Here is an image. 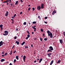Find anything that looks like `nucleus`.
<instances>
[{
  "label": "nucleus",
  "mask_w": 65,
  "mask_h": 65,
  "mask_svg": "<svg viewBox=\"0 0 65 65\" xmlns=\"http://www.w3.org/2000/svg\"><path fill=\"white\" fill-rule=\"evenodd\" d=\"M47 33H48V36H50V37L51 38H53V34H52V32H50L49 30H48L47 31Z\"/></svg>",
  "instance_id": "obj_1"
},
{
  "label": "nucleus",
  "mask_w": 65,
  "mask_h": 65,
  "mask_svg": "<svg viewBox=\"0 0 65 65\" xmlns=\"http://www.w3.org/2000/svg\"><path fill=\"white\" fill-rule=\"evenodd\" d=\"M4 32L5 33V34H4L3 35L5 36L7 35L8 34V32L7 31H5Z\"/></svg>",
  "instance_id": "obj_2"
},
{
  "label": "nucleus",
  "mask_w": 65,
  "mask_h": 65,
  "mask_svg": "<svg viewBox=\"0 0 65 65\" xmlns=\"http://www.w3.org/2000/svg\"><path fill=\"white\" fill-rule=\"evenodd\" d=\"M49 48L50 49H49V50H52V51H53V47L52 46H50L49 47Z\"/></svg>",
  "instance_id": "obj_3"
},
{
  "label": "nucleus",
  "mask_w": 65,
  "mask_h": 65,
  "mask_svg": "<svg viewBox=\"0 0 65 65\" xmlns=\"http://www.w3.org/2000/svg\"><path fill=\"white\" fill-rule=\"evenodd\" d=\"M26 57L25 55H24L23 57V59L24 60V62H25V59H26Z\"/></svg>",
  "instance_id": "obj_4"
},
{
  "label": "nucleus",
  "mask_w": 65,
  "mask_h": 65,
  "mask_svg": "<svg viewBox=\"0 0 65 65\" xmlns=\"http://www.w3.org/2000/svg\"><path fill=\"white\" fill-rule=\"evenodd\" d=\"M37 8L38 10H40V9H41V7L39 6H38Z\"/></svg>",
  "instance_id": "obj_5"
},
{
  "label": "nucleus",
  "mask_w": 65,
  "mask_h": 65,
  "mask_svg": "<svg viewBox=\"0 0 65 65\" xmlns=\"http://www.w3.org/2000/svg\"><path fill=\"white\" fill-rule=\"evenodd\" d=\"M43 6H44V4H43V3H42L41 4V8L42 9V8H43V7H44Z\"/></svg>",
  "instance_id": "obj_6"
},
{
  "label": "nucleus",
  "mask_w": 65,
  "mask_h": 65,
  "mask_svg": "<svg viewBox=\"0 0 65 65\" xmlns=\"http://www.w3.org/2000/svg\"><path fill=\"white\" fill-rule=\"evenodd\" d=\"M59 41H60V43L61 44H62V43L63 42V39H61H61H60L59 40Z\"/></svg>",
  "instance_id": "obj_7"
},
{
  "label": "nucleus",
  "mask_w": 65,
  "mask_h": 65,
  "mask_svg": "<svg viewBox=\"0 0 65 65\" xmlns=\"http://www.w3.org/2000/svg\"><path fill=\"white\" fill-rule=\"evenodd\" d=\"M3 25L2 24H1L0 25V28H1V31L2 30V29H3V28H2V27H3Z\"/></svg>",
  "instance_id": "obj_8"
},
{
  "label": "nucleus",
  "mask_w": 65,
  "mask_h": 65,
  "mask_svg": "<svg viewBox=\"0 0 65 65\" xmlns=\"http://www.w3.org/2000/svg\"><path fill=\"white\" fill-rule=\"evenodd\" d=\"M3 41H1L0 42V46H1L3 45Z\"/></svg>",
  "instance_id": "obj_9"
},
{
  "label": "nucleus",
  "mask_w": 65,
  "mask_h": 65,
  "mask_svg": "<svg viewBox=\"0 0 65 65\" xmlns=\"http://www.w3.org/2000/svg\"><path fill=\"white\" fill-rule=\"evenodd\" d=\"M8 12L7 11L6 12V13L5 14V16H6V17H7V16L8 15Z\"/></svg>",
  "instance_id": "obj_10"
},
{
  "label": "nucleus",
  "mask_w": 65,
  "mask_h": 65,
  "mask_svg": "<svg viewBox=\"0 0 65 65\" xmlns=\"http://www.w3.org/2000/svg\"><path fill=\"white\" fill-rule=\"evenodd\" d=\"M51 55H52V53H50L49 54H47V55H48V57H51Z\"/></svg>",
  "instance_id": "obj_11"
},
{
  "label": "nucleus",
  "mask_w": 65,
  "mask_h": 65,
  "mask_svg": "<svg viewBox=\"0 0 65 65\" xmlns=\"http://www.w3.org/2000/svg\"><path fill=\"white\" fill-rule=\"evenodd\" d=\"M1 62H4V61H5V59H2L1 60Z\"/></svg>",
  "instance_id": "obj_12"
},
{
  "label": "nucleus",
  "mask_w": 65,
  "mask_h": 65,
  "mask_svg": "<svg viewBox=\"0 0 65 65\" xmlns=\"http://www.w3.org/2000/svg\"><path fill=\"white\" fill-rule=\"evenodd\" d=\"M42 60H43L42 58H41L39 61V63H41V61H42Z\"/></svg>",
  "instance_id": "obj_13"
},
{
  "label": "nucleus",
  "mask_w": 65,
  "mask_h": 65,
  "mask_svg": "<svg viewBox=\"0 0 65 65\" xmlns=\"http://www.w3.org/2000/svg\"><path fill=\"white\" fill-rule=\"evenodd\" d=\"M52 50H48V51H47V52H50V53H51H51H52Z\"/></svg>",
  "instance_id": "obj_14"
},
{
  "label": "nucleus",
  "mask_w": 65,
  "mask_h": 65,
  "mask_svg": "<svg viewBox=\"0 0 65 65\" xmlns=\"http://www.w3.org/2000/svg\"><path fill=\"white\" fill-rule=\"evenodd\" d=\"M53 63H54V60H53L51 61V62L50 63V65H52Z\"/></svg>",
  "instance_id": "obj_15"
},
{
  "label": "nucleus",
  "mask_w": 65,
  "mask_h": 65,
  "mask_svg": "<svg viewBox=\"0 0 65 65\" xmlns=\"http://www.w3.org/2000/svg\"><path fill=\"white\" fill-rule=\"evenodd\" d=\"M15 43H17V45H19V41H16L15 42Z\"/></svg>",
  "instance_id": "obj_16"
},
{
  "label": "nucleus",
  "mask_w": 65,
  "mask_h": 65,
  "mask_svg": "<svg viewBox=\"0 0 65 65\" xmlns=\"http://www.w3.org/2000/svg\"><path fill=\"white\" fill-rule=\"evenodd\" d=\"M25 42H26L24 41L21 44L22 45H24V44L25 43Z\"/></svg>",
  "instance_id": "obj_17"
},
{
  "label": "nucleus",
  "mask_w": 65,
  "mask_h": 65,
  "mask_svg": "<svg viewBox=\"0 0 65 65\" xmlns=\"http://www.w3.org/2000/svg\"><path fill=\"white\" fill-rule=\"evenodd\" d=\"M19 56H16V59H17V60H19Z\"/></svg>",
  "instance_id": "obj_18"
},
{
  "label": "nucleus",
  "mask_w": 65,
  "mask_h": 65,
  "mask_svg": "<svg viewBox=\"0 0 65 65\" xmlns=\"http://www.w3.org/2000/svg\"><path fill=\"white\" fill-rule=\"evenodd\" d=\"M61 62V60H59L57 62V64H59V63H60Z\"/></svg>",
  "instance_id": "obj_19"
},
{
  "label": "nucleus",
  "mask_w": 65,
  "mask_h": 65,
  "mask_svg": "<svg viewBox=\"0 0 65 65\" xmlns=\"http://www.w3.org/2000/svg\"><path fill=\"white\" fill-rule=\"evenodd\" d=\"M6 55H7H7H8V53H7V52L6 53L4 54V56H5Z\"/></svg>",
  "instance_id": "obj_20"
},
{
  "label": "nucleus",
  "mask_w": 65,
  "mask_h": 65,
  "mask_svg": "<svg viewBox=\"0 0 65 65\" xmlns=\"http://www.w3.org/2000/svg\"><path fill=\"white\" fill-rule=\"evenodd\" d=\"M57 12L56 11H55V10H54V11H53V13H56Z\"/></svg>",
  "instance_id": "obj_21"
},
{
  "label": "nucleus",
  "mask_w": 65,
  "mask_h": 65,
  "mask_svg": "<svg viewBox=\"0 0 65 65\" xmlns=\"http://www.w3.org/2000/svg\"><path fill=\"white\" fill-rule=\"evenodd\" d=\"M18 2H19V1H17L15 3V5H17V4H18Z\"/></svg>",
  "instance_id": "obj_22"
},
{
  "label": "nucleus",
  "mask_w": 65,
  "mask_h": 65,
  "mask_svg": "<svg viewBox=\"0 0 65 65\" xmlns=\"http://www.w3.org/2000/svg\"><path fill=\"white\" fill-rule=\"evenodd\" d=\"M32 23L33 24H35L36 23V22L35 21L33 22H32Z\"/></svg>",
  "instance_id": "obj_23"
},
{
  "label": "nucleus",
  "mask_w": 65,
  "mask_h": 65,
  "mask_svg": "<svg viewBox=\"0 0 65 65\" xmlns=\"http://www.w3.org/2000/svg\"><path fill=\"white\" fill-rule=\"evenodd\" d=\"M16 59H15L14 60V63H15L16 62Z\"/></svg>",
  "instance_id": "obj_24"
},
{
  "label": "nucleus",
  "mask_w": 65,
  "mask_h": 65,
  "mask_svg": "<svg viewBox=\"0 0 65 65\" xmlns=\"http://www.w3.org/2000/svg\"><path fill=\"white\" fill-rule=\"evenodd\" d=\"M26 24H27L26 22H24L23 23V25H26Z\"/></svg>",
  "instance_id": "obj_25"
},
{
  "label": "nucleus",
  "mask_w": 65,
  "mask_h": 65,
  "mask_svg": "<svg viewBox=\"0 0 65 65\" xmlns=\"http://www.w3.org/2000/svg\"><path fill=\"white\" fill-rule=\"evenodd\" d=\"M40 31H41V32H43V29H41L40 30Z\"/></svg>",
  "instance_id": "obj_26"
},
{
  "label": "nucleus",
  "mask_w": 65,
  "mask_h": 65,
  "mask_svg": "<svg viewBox=\"0 0 65 65\" xmlns=\"http://www.w3.org/2000/svg\"><path fill=\"white\" fill-rule=\"evenodd\" d=\"M32 27L34 29V30H36V28H35V27H34V26H32Z\"/></svg>",
  "instance_id": "obj_27"
},
{
  "label": "nucleus",
  "mask_w": 65,
  "mask_h": 65,
  "mask_svg": "<svg viewBox=\"0 0 65 65\" xmlns=\"http://www.w3.org/2000/svg\"><path fill=\"white\" fill-rule=\"evenodd\" d=\"M28 46H25V48H28Z\"/></svg>",
  "instance_id": "obj_28"
},
{
  "label": "nucleus",
  "mask_w": 65,
  "mask_h": 65,
  "mask_svg": "<svg viewBox=\"0 0 65 65\" xmlns=\"http://www.w3.org/2000/svg\"><path fill=\"white\" fill-rule=\"evenodd\" d=\"M44 40L45 41H46L47 40V38H44Z\"/></svg>",
  "instance_id": "obj_29"
},
{
  "label": "nucleus",
  "mask_w": 65,
  "mask_h": 65,
  "mask_svg": "<svg viewBox=\"0 0 65 65\" xmlns=\"http://www.w3.org/2000/svg\"><path fill=\"white\" fill-rule=\"evenodd\" d=\"M27 36L28 38H29V37H30V35H27Z\"/></svg>",
  "instance_id": "obj_30"
},
{
  "label": "nucleus",
  "mask_w": 65,
  "mask_h": 65,
  "mask_svg": "<svg viewBox=\"0 0 65 65\" xmlns=\"http://www.w3.org/2000/svg\"><path fill=\"white\" fill-rule=\"evenodd\" d=\"M30 9H31V8H30V7H29V8L28 9V10L29 11V10H30Z\"/></svg>",
  "instance_id": "obj_31"
},
{
  "label": "nucleus",
  "mask_w": 65,
  "mask_h": 65,
  "mask_svg": "<svg viewBox=\"0 0 65 65\" xmlns=\"http://www.w3.org/2000/svg\"><path fill=\"white\" fill-rule=\"evenodd\" d=\"M32 9L33 11H34V10H35V8H32Z\"/></svg>",
  "instance_id": "obj_32"
},
{
  "label": "nucleus",
  "mask_w": 65,
  "mask_h": 65,
  "mask_svg": "<svg viewBox=\"0 0 65 65\" xmlns=\"http://www.w3.org/2000/svg\"><path fill=\"white\" fill-rule=\"evenodd\" d=\"M9 0H6V3H7V2H9Z\"/></svg>",
  "instance_id": "obj_33"
},
{
  "label": "nucleus",
  "mask_w": 65,
  "mask_h": 65,
  "mask_svg": "<svg viewBox=\"0 0 65 65\" xmlns=\"http://www.w3.org/2000/svg\"><path fill=\"white\" fill-rule=\"evenodd\" d=\"M27 33L28 34H30V33H29V31H27Z\"/></svg>",
  "instance_id": "obj_34"
},
{
  "label": "nucleus",
  "mask_w": 65,
  "mask_h": 65,
  "mask_svg": "<svg viewBox=\"0 0 65 65\" xmlns=\"http://www.w3.org/2000/svg\"><path fill=\"white\" fill-rule=\"evenodd\" d=\"M17 37L15 36L14 37V39H17Z\"/></svg>",
  "instance_id": "obj_35"
},
{
  "label": "nucleus",
  "mask_w": 65,
  "mask_h": 65,
  "mask_svg": "<svg viewBox=\"0 0 65 65\" xmlns=\"http://www.w3.org/2000/svg\"><path fill=\"white\" fill-rule=\"evenodd\" d=\"M15 53H16V51H15L13 52V53H14V54H15Z\"/></svg>",
  "instance_id": "obj_36"
},
{
  "label": "nucleus",
  "mask_w": 65,
  "mask_h": 65,
  "mask_svg": "<svg viewBox=\"0 0 65 65\" xmlns=\"http://www.w3.org/2000/svg\"><path fill=\"white\" fill-rule=\"evenodd\" d=\"M22 13H23V12H21L20 13V14H22Z\"/></svg>",
  "instance_id": "obj_37"
},
{
  "label": "nucleus",
  "mask_w": 65,
  "mask_h": 65,
  "mask_svg": "<svg viewBox=\"0 0 65 65\" xmlns=\"http://www.w3.org/2000/svg\"><path fill=\"white\" fill-rule=\"evenodd\" d=\"M40 40L41 41H42V38H40Z\"/></svg>",
  "instance_id": "obj_38"
},
{
  "label": "nucleus",
  "mask_w": 65,
  "mask_h": 65,
  "mask_svg": "<svg viewBox=\"0 0 65 65\" xmlns=\"http://www.w3.org/2000/svg\"><path fill=\"white\" fill-rule=\"evenodd\" d=\"M2 54H3V55H4V52H2Z\"/></svg>",
  "instance_id": "obj_39"
},
{
  "label": "nucleus",
  "mask_w": 65,
  "mask_h": 65,
  "mask_svg": "<svg viewBox=\"0 0 65 65\" xmlns=\"http://www.w3.org/2000/svg\"><path fill=\"white\" fill-rule=\"evenodd\" d=\"M45 19H47V17H45V18H44Z\"/></svg>",
  "instance_id": "obj_40"
},
{
  "label": "nucleus",
  "mask_w": 65,
  "mask_h": 65,
  "mask_svg": "<svg viewBox=\"0 0 65 65\" xmlns=\"http://www.w3.org/2000/svg\"><path fill=\"white\" fill-rule=\"evenodd\" d=\"M14 46H15V45H14L13 46V47H12V49H13V48H14Z\"/></svg>",
  "instance_id": "obj_41"
},
{
  "label": "nucleus",
  "mask_w": 65,
  "mask_h": 65,
  "mask_svg": "<svg viewBox=\"0 0 65 65\" xmlns=\"http://www.w3.org/2000/svg\"><path fill=\"white\" fill-rule=\"evenodd\" d=\"M20 1L21 2V3H23V0H20Z\"/></svg>",
  "instance_id": "obj_42"
},
{
  "label": "nucleus",
  "mask_w": 65,
  "mask_h": 65,
  "mask_svg": "<svg viewBox=\"0 0 65 65\" xmlns=\"http://www.w3.org/2000/svg\"><path fill=\"white\" fill-rule=\"evenodd\" d=\"M28 37H27L26 38V39H28Z\"/></svg>",
  "instance_id": "obj_43"
},
{
  "label": "nucleus",
  "mask_w": 65,
  "mask_h": 65,
  "mask_svg": "<svg viewBox=\"0 0 65 65\" xmlns=\"http://www.w3.org/2000/svg\"><path fill=\"white\" fill-rule=\"evenodd\" d=\"M44 23H45V24H47V22H46L44 21Z\"/></svg>",
  "instance_id": "obj_44"
},
{
  "label": "nucleus",
  "mask_w": 65,
  "mask_h": 65,
  "mask_svg": "<svg viewBox=\"0 0 65 65\" xmlns=\"http://www.w3.org/2000/svg\"><path fill=\"white\" fill-rule=\"evenodd\" d=\"M31 47H33V44H32L31 45Z\"/></svg>",
  "instance_id": "obj_45"
},
{
  "label": "nucleus",
  "mask_w": 65,
  "mask_h": 65,
  "mask_svg": "<svg viewBox=\"0 0 65 65\" xmlns=\"http://www.w3.org/2000/svg\"><path fill=\"white\" fill-rule=\"evenodd\" d=\"M3 3H6V1L3 2Z\"/></svg>",
  "instance_id": "obj_46"
},
{
  "label": "nucleus",
  "mask_w": 65,
  "mask_h": 65,
  "mask_svg": "<svg viewBox=\"0 0 65 65\" xmlns=\"http://www.w3.org/2000/svg\"><path fill=\"white\" fill-rule=\"evenodd\" d=\"M43 36H44V34H43Z\"/></svg>",
  "instance_id": "obj_47"
},
{
  "label": "nucleus",
  "mask_w": 65,
  "mask_h": 65,
  "mask_svg": "<svg viewBox=\"0 0 65 65\" xmlns=\"http://www.w3.org/2000/svg\"><path fill=\"white\" fill-rule=\"evenodd\" d=\"M18 31V28L16 29V31Z\"/></svg>",
  "instance_id": "obj_48"
},
{
  "label": "nucleus",
  "mask_w": 65,
  "mask_h": 65,
  "mask_svg": "<svg viewBox=\"0 0 65 65\" xmlns=\"http://www.w3.org/2000/svg\"><path fill=\"white\" fill-rule=\"evenodd\" d=\"M11 18H12V19H14V18H13V16Z\"/></svg>",
  "instance_id": "obj_49"
},
{
  "label": "nucleus",
  "mask_w": 65,
  "mask_h": 65,
  "mask_svg": "<svg viewBox=\"0 0 65 65\" xmlns=\"http://www.w3.org/2000/svg\"><path fill=\"white\" fill-rule=\"evenodd\" d=\"M31 33L32 34H34V32H32Z\"/></svg>",
  "instance_id": "obj_50"
},
{
  "label": "nucleus",
  "mask_w": 65,
  "mask_h": 65,
  "mask_svg": "<svg viewBox=\"0 0 65 65\" xmlns=\"http://www.w3.org/2000/svg\"><path fill=\"white\" fill-rule=\"evenodd\" d=\"M16 14H15L14 15V16L15 17V16H16Z\"/></svg>",
  "instance_id": "obj_51"
},
{
  "label": "nucleus",
  "mask_w": 65,
  "mask_h": 65,
  "mask_svg": "<svg viewBox=\"0 0 65 65\" xmlns=\"http://www.w3.org/2000/svg\"><path fill=\"white\" fill-rule=\"evenodd\" d=\"M9 65H12V63H10Z\"/></svg>",
  "instance_id": "obj_52"
},
{
  "label": "nucleus",
  "mask_w": 65,
  "mask_h": 65,
  "mask_svg": "<svg viewBox=\"0 0 65 65\" xmlns=\"http://www.w3.org/2000/svg\"><path fill=\"white\" fill-rule=\"evenodd\" d=\"M12 54V53H10V55H11Z\"/></svg>",
  "instance_id": "obj_53"
},
{
  "label": "nucleus",
  "mask_w": 65,
  "mask_h": 65,
  "mask_svg": "<svg viewBox=\"0 0 65 65\" xmlns=\"http://www.w3.org/2000/svg\"><path fill=\"white\" fill-rule=\"evenodd\" d=\"M36 29H35L34 30V31H35V32H36Z\"/></svg>",
  "instance_id": "obj_54"
},
{
  "label": "nucleus",
  "mask_w": 65,
  "mask_h": 65,
  "mask_svg": "<svg viewBox=\"0 0 65 65\" xmlns=\"http://www.w3.org/2000/svg\"><path fill=\"white\" fill-rule=\"evenodd\" d=\"M34 55H35V54H36V52H35H35H34Z\"/></svg>",
  "instance_id": "obj_55"
},
{
  "label": "nucleus",
  "mask_w": 65,
  "mask_h": 65,
  "mask_svg": "<svg viewBox=\"0 0 65 65\" xmlns=\"http://www.w3.org/2000/svg\"><path fill=\"white\" fill-rule=\"evenodd\" d=\"M36 60H35V61H34V62L35 63H36Z\"/></svg>",
  "instance_id": "obj_56"
},
{
  "label": "nucleus",
  "mask_w": 65,
  "mask_h": 65,
  "mask_svg": "<svg viewBox=\"0 0 65 65\" xmlns=\"http://www.w3.org/2000/svg\"><path fill=\"white\" fill-rule=\"evenodd\" d=\"M2 57H4V55H2Z\"/></svg>",
  "instance_id": "obj_57"
},
{
  "label": "nucleus",
  "mask_w": 65,
  "mask_h": 65,
  "mask_svg": "<svg viewBox=\"0 0 65 65\" xmlns=\"http://www.w3.org/2000/svg\"><path fill=\"white\" fill-rule=\"evenodd\" d=\"M7 5H8V2L7 3Z\"/></svg>",
  "instance_id": "obj_58"
},
{
  "label": "nucleus",
  "mask_w": 65,
  "mask_h": 65,
  "mask_svg": "<svg viewBox=\"0 0 65 65\" xmlns=\"http://www.w3.org/2000/svg\"><path fill=\"white\" fill-rule=\"evenodd\" d=\"M36 38H35V40H36Z\"/></svg>",
  "instance_id": "obj_59"
},
{
  "label": "nucleus",
  "mask_w": 65,
  "mask_h": 65,
  "mask_svg": "<svg viewBox=\"0 0 65 65\" xmlns=\"http://www.w3.org/2000/svg\"><path fill=\"white\" fill-rule=\"evenodd\" d=\"M36 27V25H35L34 26V28H35V27Z\"/></svg>",
  "instance_id": "obj_60"
},
{
  "label": "nucleus",
  "mask_w": 65,
  "mask_h": 65,
  "mask_svg": "<svg viewBox=\"0 0 65 65\" xmlns=\"http://www.w3.org/2000/svg\"><path fill=\"white\" fill-rule=\"evenodd\" d=\"M10 53H12V50L11 51H10Z\"/></svg>",
  "instance_id": "obj_61"
},
{
  "label": "nucleus",
  "mask_w": 65,
  "mask_h": 65,
  "mask_svg": "<svg viewBox=\"0 0 65 65\" xmlns=\"http://www.w3.org/2000/svg\"><path fill=\"white\" fill-rule=\"evenodd\" d=\"M28 6L29 7H30V5H28Z\"/></svg>",
  "instance_id": "obj_62"
},
{
  "label": "nucleus",
  "mask_w": 65,
  "mask_h": 65,
  "mask_svg": "<svg viewBox=\"0 0 65 65\" xmlns=\"http://www.w3.org/2000/svg\"><path fill=\"white\" fill-rule=\"evenodd\" d=\"M23 55H22L21 56V57L22 58H23Z\"/></svg>",
  "instance_id": "obj_63"
},
{
  "label": "nucleus",
  "mask_w": 65,
  "mask_h": 65,
  "mask_svg": "<svg viewBox=\"0 0 65 65\" xmlns=\"http://www.w3.org/2000/svg\"><path fill=\"white\" fill-rule=\"evenodd\" d=\"M11 6H12V4H11Z\"/></svg>",
  "instance_id": "obj_64"
}]
</instances>
